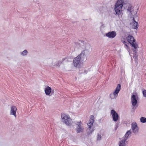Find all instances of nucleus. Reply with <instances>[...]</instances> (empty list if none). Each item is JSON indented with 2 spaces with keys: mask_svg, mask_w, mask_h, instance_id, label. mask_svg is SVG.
<instances>
[{
  "mask_svg": "<svg viewBox=\"0 0 146 146\" xmlns=\"http://www.w3.org/2000/svg\"><path fill=\"white\" fill-rule=\"evenodd\" d=\"M143 94L144 97L146 98V90H143Z\"/></svg>",
  "mask_w": 146,
  "mask_h": 146,
  "instance_id": "nucleus-21",
  "label": "nucleus"
},
{
  "mask_svg": "<svg viewBox=\"0 0 146 146\" xmlns=\"http://www.w3.org/2000/svg\"><path fill=\"white\" fill-rule=\"evenodd\" d=\"M82 123L81 121L76 122V130L77 133H80L83 131L84 128L82 126Z\"/></svg>",
  "mask_w": 146,
  "mask_h": 146,
  "instance_id": "nucleus-6",
  "label": "nucleus"
},
{
  "mask_svg": "<svg viewBox=\"0 0 146 146\" xmlns=\"http://www.w3.org/2000/svg\"><path fill=\"white\" fill-rule=\"evenodd\" d=\"M131 134V132L130 131H128L127 132L124 137V139H123L119 143V146H125V140L127 139L129 136Z\"/></svg>",
  "mask_w": 146,
  "mask_h": 146,
  "instance_id": "nucleus-5",
  "label": "nucleus"
},
{
  "mask_svg": "<svg viewBox=\"0 0 146 146\" xmlns=\"http://www.w3.org/2000/svg\"><path fill=\"white\" fill-rule=\"evenodd\" d=\"M95 129L94 128L93 129H92L91 131H90V133H92L93 131Z\"/></svg>",
  "mask_w": 146,
  "mask_h": 146,
  "instance_id": "nucleus-23",
  "label": "nucleus"
},
{
  "mask_svg": "<svg viewBox=\"0 0 146 146\" xmlns=\"http://www.w3.org/2000/svg\"><path fill=\"white\" fill-rule=\"evenodd\" d=\"M132 129L134 132H137L138 127L136 123H135L132 124Z\"/></svg>",
  "mask_w": 146,
  "mask_h": 146,
  "instance_id": "nucleus-14",
  "label": "nucleus"
},
{
  "mask_svg": "<svg viewBox=\"0 0 146 146\" xmlns=\"http://www.w3.org/2000/svg\"><path fill=\"white\" fill-rule=\"evenodd\" d=\"M116 35V32L113 31L109 32L106 34V36L110 38H113Z\"/></svg>",
  "mask_w": 146,
  "mask_h": 146,
  "instance_id": "nucleus-10",
  "label": "nucleus"
},
{
  "mask_svg": "<svg viewBox=\"0 0 146 146\" xmlns=\"http://www.w3.org/2000/svg\"><path fill=\"white\" fill-rule=\"evenodd\" d=\"M65 58H63L62 59V60L61 61H58V62H57L56 64V65L57 66H60L59 64H60V63H62V62H63V61L64 60H65Z\"/></svg>",
  "mask_w": 146,
  "mask_h": 146,
  "instance_id": "nucleus-19",
  "label": "nucleus"
},
{
  "mask_svg": "<svg viewBox=\"0 0 146 146\" xmlns=\"http://www.w3.org/2000/svg\"><path fill=\"white\" fill-rule=\"evenodd\" d=\"M123 3V0H118L115 4L114 9L116 14L118 15H120L122 12Z\"/></svg>",
  "mask_w": 146,
  "mask_h": 146,
  "instance_id": "nucleus-1",
  "label": "nucleus"
},
{
  "mask_svg": "<svg viewBox=\"0 0 146 146\" xmlns=\"http://www.w3.org/2000/svg\"><path fill=\"white\" fill-rule=\"evenodd\" d=\"M137 96L133 95L131 97V102L132 105L134 106H135L137 103V101L136 99Z\"/></svg>",
  "mask_w": 146,
  "mask_h": 146,
  "instance_id": "nucleus-12",
  "label": "nucleus"
},
{
  "mask_svg": "<svg viewBox=\"0 0 146 146\" xmlns=\"http://www.w3.org/2000/svg\"><path fill=\"white\" fill-rule=\"evenodd\" d=\"M101 136L99 134H98L97 140H100L101 139Z\"/></svg>",
  "mask_w": 146,
  "mask_h": 146,
  "instance_id": "nucleus-22",
  "label": "nucleus"
},
{
  "mask_svg": "<svg viewBox=\"0 0 146 146\" xmlns=\"http://www.w3.org/2000/svg\"><path fill=\"white\" fill-rule=\"evenodd\" d=\"M122 41L123 42V43L124 44L126 48H127V49H129L128 47V44L129 43L127 42H126L125 41Z\"/></svg>",
  "mask_w": 146,
  "mask_h": 146,
  "instance_id": "nucleus-17",
  "label": "nucleus"
},
{
  "mask_svg": "<svg viewBox=\"0 0 146 146\" xmlns=\"http://www.w3.org/2000/svg\"><path fill=\"white\" fill-rule=\"evenodd\" d=\"M140 121L142 123H145L146 122V118L143 117H142L140 119Z\"/></svg>",
  "mask_w": 146,
  "mask_h": 146,
  "instance_id": "nucleus-18",
  "label": "nucleus"
},
{
  "mask_svg": "<svg viewBox=\"0 0 146 146\" xmlns=\"http://www.w3.org/2000/svg\"><path fill=\"white\" fill-rule=\"evenodd\" d=\"M133 20L134 21V22L133 23V28L134 29H136L137 28H138V24L137 22H136L134 19V18H133Z\"/></svg>",
  "mask_w": 146,
  "mask_h": 146,
  "instance_id": "nucleus-15",
  "label": "nucleus"
},
{
  "mask_svg": "<svg viewBox=\"0 0 146 146\" xmlns=\"http://www.w3.org/2000/svg\"><path fill=\"white\" fill-rule=\"evenodd\" d=\"M17 110L16 107L15 106H12L11 107L10 114L14 115L15 117H16V112Z\"/></svg>",
  "mask_w": 146,
  "mask_h": 146,
  "instance_id": "nucleus-11",
  "label": "nucleus"
},
{
  "mask_svg": "<svg viewBox=\"0 0 146 146\" xmlns=\"http://www.w3.org/2000/svg\"><path fill=\"white\" fill-rule=\"evenodd\" d=\"M121 86L120 84H117L116 87L115 89L113 94H111L110 95V98L112 99L116 98L119 92L121 89Z\"/></svg>",
  "mask_w": 146,
  "mask_h": 146,
  "instance_id": "nucleus-4",
  "label": "nucleus"
},
{
  "mask_svg": "<svg viewBox=\"0 0 146 146\" xmlns=\"http://www.w3.org/2000/svg\"><path fill=\"white\" fill-rule=\"evenodd\" d=\"M87 71H86L85 72H84L86 74L87 73Z\"/></svg>",
  "mask_w": 146,
  "mask_h": 146,
  "instance_id": "nucleus-24",
  "label": "nucleus"
},
{
  "mask_svg": "<svg viewBox=\"0 0 146 146\" xmlns=\"http://www.w3.org/2000/svg\"><path fill=\"white\" fill-rule=\"evenodd\" d=\"M127 11H128L129 12H130V13L132 15V13H131V10L132 8V7L131 5L130 4H128L127 5Z\"/></svg>",
  "mask_w": 146,
  "mask_h": 146,
  "instance_id": "nucleus-16",
  "label": "nucleus"
},
{
  "mask_svg": "<svg viewBox=\"0 0 146 146\" xmlns=\"http://www.w3.org/2000/svg\"><path fill=\"white\" fill-rule=\"evenodd\" d=\"M27 51L26 50H25L21 53V54L23 56L27 54Z\"/></svg>",
  "mask_w": 146,
  "mask_h": 146,
  "instance_id": "nucleus-20",
  "label": "nucleus"
},
{
  "mask_svg": "<svg viewBox=\"0 0 146 146\" xmlns=\"http://www.w3.org/2000/svg\"><path fill=\"white\" fill-rule=\"evenodd\" d=\"M61 118L62 122L66 125L70 126L72 124V120L68 115L62 113L61 114Z\"/></svg>",
  "mask_w": 146,
  "mask_h": 146,
  "instance_id": "nucleus-2",
  "label": "nucleus"
},
{
  "mask_svg": "<svg viewBox=\"0 0 146 146\" xmlns=\"http://www.w3.org/2000/svg\"><path fill=\"white\" fill-rule=\"evenodd\" d=\"M128 42L129 43L131 47L133 48L132 49L134 52L138 48V45L134 38L132 36L129 35L126 38Z\"/></svg>",
  "mask_w": 146,
  "mask_h": 146,
  "instance_id": "nucleus-3",
  "label": "nucleus"
},
{
  "mask_svg": "<svg viewBox=\"0 0 146 146\" xmlns=\"http://www.w3.org/2000/svg\"><path fill=\"white\" fill-rule=\"evenodd\" d=\"M111 114L112 115L114 121H117L119 116L117 113L114 110H112L111 111Z\"/></svg>",
  "mask_w": 146,
  "mask_h": 146,
  "instance_id": "nucleus-7",
  "label": "nucleus"
},
{
  "mask_svg": "<svg viewBox=\"0 0 146 146\" xmlns=\"http://www.w3.org/2000/svg\"><path fill=\"white\" fill-rule=\"evenodd\" d=\"M81 54L77 56L73 60V62L75 66L76 67L79 64L81 58Z\"/></svg>",
  "mask_w": 146,
  "mask_h": 146,
  "instance_id": "nucleus-9",
  "label": "nucleus"
},
{
  "mask_svg": "<svg viewBox=\"0 0 146 146\" xmlns=\"http://www.w3.org/2000/svg\"><path fill=\"white\" fill-rule=\"evenodd\" d=\"M94 116L92 115L90 116V119L88 123V127L89 130H90L92 127L94 122Z\"/></svg>",
  "mask_w": 146,
  "mask_h": 146,
  "instance_id": "nucleus-8",
  "label": "nucleus"
},
{
  "mask_svg": "<svg viewBox=\"0 0 146 146\" xmlns=\"http://www.w3.org/2000/svg\"><path fill=\"white\" fill-rule=\"evenodd\" d=\"M44 92L46 95H49L52 92V89L50 87L47 86L45 89Z\"/></svg>",
  "mask_w": 146,
  "mask_h": 146,
  "instance_id": "nucleus-13",
  "label": "nucleus"
}]
</instances>
